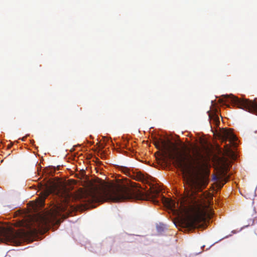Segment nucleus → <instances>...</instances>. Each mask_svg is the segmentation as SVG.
Segmentation results:
<instances>
[{"mask_svg": "<svg viewBox=\"0 0 257 257\" xmlns=\"http://www.w3.org/2000/svg\"><path fill=\"white\" fill-rule=\"evenodd\" d=\"M156 147L161 149L165 157L174 161L177 167L184 173L193 176L185 181L186 195L176 210L181 216L179 223L182 227L193 229L200 227V223L210 219L213 211L202 206L201 195L198 193L206 188L209 182V171L204 167V156L200 149L195 147L192 154L185 150L181 152L177 145L163 140L154 142Z\"/></svg>", "mask_w": 257, "mask_h": 257, "instance_id": "nucleus-1", "label": "nucleus"}, {"mask_svg": "<svg viewBox=\"0 0 257 257\" xmlns=\"http://www.w3.org/2000/svg\"><path fill=\"white\" fill-rule=\"evenodd\" d=\"M161 190L152 186L150 190L144 192L135 190L128 186L127 183H118L111 187H100L91 184L85 193V199L88 203H102L106 201L120 202L127 199H136L151 200L157 204L156 198L159 195Z\"/></svg>", "mask_w": 257, "mask_h": 257, "instance_id": "nucleus-2", "label": "nucleus"}, {"mask_svg": "<svg viewBox=\"0 0 257 257\" xmlns=\"http://www.w3.org/2000/svg\"><path fill=\"white\" fill-rule=\"evenodd\" d=\"M66 210L63 205H54L49 211L39 215L36 219L39 228H48L51 225L58 224V216H64L62 213Z\"/></svg>", "mask_w": 257, "mask_h": 257, "instance_id": "nucleus-3", "label": "nucleus"}, {"mask_svg": "<svg viewBox=\"0 0 257 257\" xmlns=\"http://www.w3.org/2000/svg\"><path fill=\"white\" fill-rule=\"evenodd\" d=\"M222 96L227 102H230L234 106L257 114V102L239 98L232 94L224 95Z\"/></svg>", "mask_w": 257, "mask_h": 257, "instance_id": "nucleus-4", "label": "nucleus"}, {"mask_svg": "<svg viewBox=\"0 0 257 257\" xmlns=\"http://www.w3.org/2000/svg\"><path fill=\"white\" fill-rule=\"evenodd\" d=\"M22 237L21 232L9 228H6L0 225V241L4 242H14Z\"/></svg>", "mask_w": 257, "mask_h": 257, "instance_id": "nucleus-5", "label": "nucleus"}, {"mask_svg": "<svg viewBox=\"0 0 257 257\" xmlns=\"http://www.w3.org/2000/svg\"><path fill=\"white\" fill-rule=\"evenodd\" d=\"M57 186L55 184L50 185L46 187L44 191L41 193L38 199V204L39 207H43L45 204V199L52 193H55L57 191Z\"/></svg>", "mask_w": 257, "mask_h": 257, "instance_id": "nucleus-6", "label": "nucleus"}, {"mask_svg": "<svg viewBox=\"0 0 257 257\" xmlns=\"http://www.w3.org/2000/svg\"><path fill=\"white\" fill-rule=\"evenodd\" d=\"M220 136L223 141L226 142L228 140L233 146L236 147L235 142L237 140V138L231 130L223 129L220 133Z\"/></svg>", "mask_w": 257, "mask_h": 257, "instance_id": "nucleus-7", "label": "nucleus"}, {"mask_svg": "<svg viewBox=\"0 0 257 257\" xmlns=\"http://www.w3.org/2000/svg\"><path fill=\"white\" fill-rule=\"evenodd\" d=\"M123 170L124 173L126 175L132 177L135 180L137 181L145 183L147 182V180L148 179V176H146L144 174H142L141 172H139L136 173H133V175H132L131 172L127 168H124Z\"/></svg>", "mask_w": 257, "mask_h": 257, "instance_id": "nucleus-8", "label": "nucleus"}, {"mask_svg": "<svg viewBox=\"0 0 257 257\" xmlns=\"http://www.w3.org/2000/svg\"><path fill=\"white\" fill-rule=\"evenodd\" d=\"M208 116L210 122H213L216 124L219 123V117L216 114L214 113H209Z\"/></svg>", "mask_w": 257, "mask_h": 257, "instance_id": "nucleus-9", "label": "nucleus"}, {"mask_svg": "<svg viewBox=\"0 0 257 257\" xmlns=\"http://www.w3.org/2000/svg\"><path fill=\"white\" fill-rule=\"evenodd\" d=\"M167 203L169 207L175 209V203L172 200H168Z\"/></svg>", "mask_w": 257, "mask_h": 257, "instance_id": "nucleus-10", "label": "nucleus"}, {"mask_svg": "<svg viewBox=\"0 0 257 257\" xmlns=\"http://www.w3.org/2000/svg\"><path fill=\"white\" fill-rule=\"evenodd\" d=\"M225 147L226 151L227 152H229L230 151V148L229 147H228L226 145H225Z\"/></svg>", "mask_w": 257, "mask_h": 257, "instance_id": "nucleus-11", "label": "nucleus"}, {"mask_svg": "<svg viewBox=\"0 0 257 257\" xmlns=\"http://www.w3.org/2000/svg\"><path fill=\"white\" fill-rule=\"evenodd\" d=\"M184 150H186L187 147H186V146H185V145H184Z\"/></svg>", "mask_w": 257, "mask_h": 257, "instance_id": "nucleus-12", "label": "nucleus"}, {"mask_svg": "<svg viewBox=\"0 0 257 257\" xmlns=\"http://www.w3.org/2000/svg\"><path fill=\"white\" fill-rule=\"evenodd\" d=\"M11 147V146H9L8 148H10Z\"/></svg>", "mask_w": 257, "mask_h": 257, "instance_id": "nucleus-13", "label": "nucleus"}]
</instances>
